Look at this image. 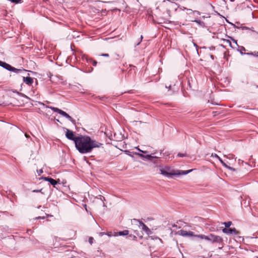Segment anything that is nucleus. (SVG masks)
Instances as JSON below:
<instances>
[{
  "label": "nucleus",
  "mask_w": 258,
  "mask_h": 258,
  "mask_svg": "<svg viewBox=\"0 0 258 258\" xmlns=\"http://www.w3.org/2000/svg\"><path fill=\"white\" fill-rule=\"evenodd\" d=\"M102 144L92 139L87 136H79V139L76 141L75 147L81 154L90 153L94 148H100Z\"/></svg>",
  "instance_id": "f257e3e1"
},
{
  "label": "nucleus",
  "mask_w": 258,
  "mask_h": 258,
  "mask_svg": "<svg viewBox=\"0 0 258 258\" xmlns=\"http://www.w3.org/2000/svg\"><path fill=\"white\" fill-rule=\"evenodd\" d=\"M192 170H174L169 166H165L160 168V173L166 177H170L171 176H179L185 175L190 172Z\"/></svg>",
  "instance_id": "f03ea898"
},
{
  "label": "nucleus",
  "mask_w": 258,
  "mask_h": 258,
  "mask_svg": "<svg viewBox=\"0 0 258 258\" xmlns=\"http://www.w3.org/2000/svg\"><path fill=\"white\" fill-rule=\"evenodd\" d=\"M197 237L202 239H205L213 243H218L220 244L223 243V239L222 237L219 236L215 235L213 234H210L208 235L199 234Z\"/></svg>",
  "instance_id": "7ed1b4c3"
},
{
  "label": "nucleus",
  "mask_w": 258,
  "mask_h": 258,
  "mask_svg": "<svg viewBox=\"0 0 258 258\" xmlns=\"http://www.w3.org/2000/svg\"><path fill=\"white\" fill-rule=\"evenodd\" d=\"M52 110H53L54 112H57L58 113L61 114L63 116L66 117L68 118L70 121H71L73 124L76 123V120L73 119L70 115H69L66 112L61 110V109L54 107H49Z\"/></svg>",
  "instance_id": "20e7f679"
},
{
  "label": "nucleus",
  "mask_w": 258,
  "mask_h": 258,
  "mask_svg": "<svg viewBox=\"0 0 258 258\" xmlns=\"http://www.w3.org/2000/svg\"><path fill=\"white\" fill-rule=\"evenodd\" d=\"M3 68L9 71L14 72L16 74H19L21 73L23 71H25V70L16 69L6 62H5Z\"/></svg>",
  "instance_id": "39448f33"
},
{
  "label": "nucleus",
  "mask_w": 258,
  "mask_h": 258,
  "mask_svg": "<svg viewBox=\"0 0 258 258\" xmlns=\"http://www.w3.org/2000/svg\"><path fill=\"white\" fill-rule=\"evenodd\" d=\"M66 138L70 140L73 141L75 144H76V141L77 140V139H79V137H75L74 133L72 131H71L67 128H66Z\"/></svg>",
  "instance_id": "423d86ee"
},
{
  "label": "nucleus",
  "mask_w": 258,
  "mask_h": 258,
  "mask_svg": "<svg viewBox=\"0 0 258 258\" xmlns=\"http://www.w3.org/2000/svg\"><path fill=\"white\" fill-rule=\"evenodd\" d=\"M178 234L179 235H181L184 237L194 236V237H198L197 236H198V235L195 234L192 231H186L184 230H181L178 231Z\"/></svg>",
  "instance_id": "0eeeda50"
},
{
  "label": "nucleus",
  "mask_w": 258,
  "mask_h": 258,
  "mask_svg": "<svg viewBox=\"0 0 258 258\" xmlns=\"http://www.w3.org/2000/svg\"><path fill=\"white\" fill-rule=\"evenodd\" d=\"M222 231L223 233H226L227 234H234L237 235L239 234V232L235 228H223L222 229Z\"/></svg>",
  "instance_id": "6e6552de"
},
{
  "label": "nucleus",
  "mask_w": 258,
  "mask_h": 258,
  "mask_svg": "<svg viewBox=\"0 0 258 258\" xmlns=\"http://www.w3.org/2000/svg\"><path fill=\"white\" fill-rule=\"evenodd\" d=\"M42 179H43L45 181H48L50 182L51 184H52L54 187H55V185L57 184V183L59 181V179H58V181L53 179L52 178L48 177H42Z\"/></svg>",
  "instance_id": "1a4fd4ad"
},
{
  "label": "nucleus",
  "mask_w": 258,
  "mask_h": 258,
  "mask_svg": "<svg viewBox=\"0 0 258 258\" xmlns=\"http://www.w3.org/2000/svg\"><path fill=\"white\" fill-rule=\"evenodd\" d=\"M140 226L142 227L143 230L145 231L147 234L149 235L151 233L150 229L142 222H140Z\"/></svg>",
  "instance_id": "9d476101"
},
{
  "label": "nucleus",
  "mask_w": 258,
  "mask_h": 258,
  "mask_svg": "<svg viewBox=\"0 0 258 258\" xmlns=\"http://www.w3.org/2000/svg\"><path fill=\"white\" fill-rule=\"evenodd\" d=\"M129 233L128 230H125L122 231H119L117 232H113L114 236H124L127 235Z\"/></svg>",
  "instance_id": "9b49d317"
},
{
  "label": "nucleus",
  "mask_w": 258,
  "mask_h": 258,
  "mask_svg": "<svg viewBox=\"0 0 258 258\" xmlns=\"http://www.w3.org/2000/svg\"><path fill=\"white\" fill-rule=\"evenodd\" d=\"M23 82L28 85H31L33 83V79L31 77H23Z\"/></svg>",
  "instance_id": "f8f14e48"
},
{
  "label": "nucleus",
  "mask_w": 258,
  "mask_h": 258,
  "mask_svg": "<svg viewBox=\"0 0 258 258\" xmlns=\"http://www.w3.org/2000/svg\"><path fill=\"white\" fill-rule=\"evenodd\" d=\"M238 46V50L240 52V53L243 55L245 53L243 52V51H245L246 50L245 47H244L242 46H239L237 45Z\"/></svg>",
  "instance_id": "ddd939ff"
},
{
  "label": "nucleus",
  "mask_w": 258,
  "mask_h": 258,
  "mask_svg": "<svg viewBox=\"0 0 258 258\" xmlns=\"http://www.w3.org/2000/svg\"><path fill=\"white\" fill-rule=\"evenodd\" d=\"M145 158L150 160V161H153V160L154 159H156L157 158L155 156H151V155H145Z\"/></svg>",
  "instance_id": "4468645a"
},
{
  "label": "nucleus",
  "mask_w": 258,
  "mask_h": 258,
  "mask_svg": "<svg viewBox=\"0 0 258 258\" xmlns=\"http://www.w3.org/2000/svg\"><path fill=\"white\" fill-rule=\"evenodd\" d=\"M244 54L253 55L254 56H258V52L257 51H254L253 52L245 53Z\"/></svg>",
  "instance_id": "2eb2a0df"
},
{
  "label": "nucleus",
  "mask_w": 258,
  "mask_h": 258,
  "mask_svg": "<svg viewBox=\"0 0 258 258\" xmlns=\"http://www.w3.org/2000/svg\"><path fill=\"white\" fill-rule=\"evenodd\" d=\"M232 224V222L231 221H228L227 222H224L223 224L226 227L229 228Z\"/></svg>",
  "instance_id": "dca6fc26"
},
{
  "label": "nucleus",
  "mask_w": 258,
  "mask_h": 258,
  "mask_svg": "<svg viewBox=\"0 0 258 258\" xmlns=\"http://www.w3.org/2000/svg\"><path fill=\"white\" fill-rule=\"evenodd\" d=\"M226 157L227 158H228L229 159H233L234 158L235 156L234 155H233V154H228V155H226Z\"/></svg>",
  "instance_id": "f3484780"
},
{
  "label": "nucleus",
  "mask_w": 258,
  "mask_h": 258,
  "mask_svg": "<svg viewBox=\"0 0 258 258\" xmlns=\"http://www.w3.org/2000/svg\"><path fill=\"white\" fill-rule=\"evenodd\" d=\"M211 156L217 158V159H218L219 160H220V159H221V158L219 156H218L216 154H212Z\"/></svg>",
  "instance_id": "a211bd4d"
},
{
  "label": "nucleus",
  "mask_w": 258,
  "mask_h": 258,
  "mask_svg": "<svg viewBox=\"0 0 258 258\" xmlns=\"http://www.w3.org/2000/svg\"><path fill=\"white\" fill-rule=\"evenodd\" d=\"M134 154L139 156L141 157L145 158V155H143L142 154L138 153H135Z\"/></svg>",
  "instance_id": "6ab92c4d"
},
{
  "label": "nucleus",
  "mask_w": 258,
  "mask_h": 258,
  "mask_svg": "<svg viewBox=\"0 0 258 258\" xmlns=\"http://www.w3.org/2000/svg\"><path fill=\"white\" fill-rule=\"evenodd\" d=\"M93 238L92 237H90L89 239V243L91 244L93 243Z\"/></svg>",
  "instance_id": "aec40b11"
},
{
  "label": "nucleus",
  "mask_w": 258,
  "mask_h": 258,
  "mask_svg": "<svg viewBox=\"0 0 258 258\" xmlns=\"http://www.w3.org/2000/svg\"><path fill=\"white\" fill-rule=\"evenodd\" d=\"M177 156L178 157H183L185 156V155L184 154H182V153H179Z\"/></svg>",
  "instance_id": "412c9836"
},
{
  "label": "nucleus",
  "mask_w": 258,
  "mask_h": 258,
  "mask_svg": "<svg viewBox=\"0 0 258 258\" xmlns=\"http://www.w3.org/2000/svg\"><path fill=\"white\" fill-rule=\"evenodd\" d=\"M227 169H229L230 170L232 171H235V168H233V167H230V166H229V167H228V168H227Z\"/></svg>",
  "instance_id": "4be33fe9"
},
{
  "label": "nucleus",
  "mask_w": 258,
  "mask_h": 258,
  "mask_svg": "<svg viewBox=\"0 0 258 258\" xmlns=\"http://www.w3.org/2000/svg\"><path fill=\"white\" fill-rule=\"evenodd\" d=\"M107 235L109 236V237H111V236H114L113 235V233L111 232H108L107 233Z\"/></svg>",
  "instance_id": "5701e85b"
},
{
  "label": "nucleus",
  "mask_w": 258,
  "mask_h": 258,
  "mask_svg": "<svg viewBox=\"0 0 258 258\" xmlns=\"http://www.w3.org/2000/svg\"><path fill=\"white\" fill-rule=\"evenodd\" d=\"M225 41L229 44V45L230 46L232 47V46H231V41L229 40H226Z\"/></svg>",
  "instance_id": "b1692460"
},
{
  "label": "nucleus",
  "mask_w": 258,
  "mask_h": 258,
  "mask_svg": "<svg viewBox=\"0 0 258 258\" xmlns=\"http://www.w3.org/2000/svg\"><path fill=\"white\" fill-rule=\"evenodd\" d=\"M101 56H105V57H109V54L108 53H103L102 54L100 55Z\"/></svg>",
  "instance_id": "393cba45"
},
{
  "label": "nucleus",
  "mask_w": 258,
  "mask_h": 258,
  "mask_svg": "<svg viewBox=\"0 0 258 258\" xmlns=\"http://www.w3.org/2000/svg\"><path fill=\"white\" fill-rule=\"evenodd\" d=\"M37 173L39 175H40L41 173H43V170L42 169H40L39 170H37Z\"/></svg>",
  "instance_id": "a878e982"
},
{
  "label": "nucleus",
  "mask_w": 258,
  "mask_h": 258,
  "mask_svg": "<svg viewBox=\"0 0 258 258\" xmlns=\"http://www.w3.org/2000/svg\"><path fill=\"white\" fill-rule=\"evenodd\" d=\"M42 189H40L39 190H36V189H35V190H33L32 191L33 192H41Z\"/></svg>",
  "instance_id": "bb28decb"
},
{
  "label": "nucleus",
  "mask_w": 258,
  "mask_h": 258,
  "mask_svg": "<svg viewBox=\"0 0 258 258\" xmlns=\"http://www.w3.org/2000/svg\"><path fill=\"white\" fill-rule=\"evenodd\" d=\"M143 37L142 35L141 36V37H140V40L138 42V43L137 44V45H138L140 44V43H141V42L142 41V39H143Z\"/></svg>",
  "instance_id": "cd10ccee"
},
{
  "label": "nucleus",
  "mask_w": 258,
  "mask_h": 258,
  "mask_svg": "<svg viewBox=\"0 0 258 258\" xmlns=\"http://www.w3.org/2000/svg\"><path fill=\"white\" fill-rule=\"evenodd\" d=\"M5 62H4V61H2L0 60V66L2 67L3 68V66L4 65Z\"/></svg>",
  "instance_id": "c85d7f7f"
},
{
  "label": "nucleus",
  "mask_w": 258,
  "mask_h": 258,
  "mask_svg": "<svg viewBox=\"0 0 258 258\" xmlns=\"http://www.w3.org/2000/svg\"><path fill=\"white\" fill-rule=\"evenodd\" d=\"M231 39L233 41V42H234L237 45H238L237 43V40H236L235 39H234L231 37Z\"/></svg>",
  "instance_id": "c756f323"
},
{
  "label": "nucleus",
  "mask_w": 258,
  "mask_h": 258,
  "mask_svg": "<svg viewBox=\"0 0 258 258\" xmlns=\"http://www.w3.org/2000/svg\"><path fill=\"white\" fill-rule=\"evenodd\" d=\"M97 63V62L96 60L93 61V66H96Z\"/></svg>",
  "instance_id": "7c9ffc66"
},
{
  "label": "nucleus",
  "mask_w": 258,
  "mask_h": 258,
  "mask_svg": "<svg viewBox=\"0 0 258 258\" xmlns=\"http://www.w3.org/2000/svg\"><path fill=\"white\" fill-rule=\"evenodd\" d=\"M219 161L221 163V164L223 165L224 164V162L222 160V159H220Z\"/></svg>",
  "instance_id": "2f4dec72"
},
{
  "label": "nucleus",
  "mask_w": 258,
  "mask_h": 258,
  "mask_svg": "<svg viewBox=\"0 0 258 258\" xmlns=\"http://www.w3.org/2000/svg\"><path fill=\"white\" fill-rule=\"evenodd\" d=\"M219 161L221 163V164L223 165L224 164V162L222 160V159H220Z\"/></svg>",
  "instance_id": "473e14b6"
},
{
  "label": "nucleus",
  "mask_w": 258,
  "mask_h": 258,
  "mask_svg": "<svg viewBox=\"0 0 258 258\" xmlns=\"http://www.w3.org/2000/svg\"><path fill=\"white\" fill-rule=\"evenodd\" d=\"M222 165L224 166L226 168H228V167H229V166H228L225 163H224V164H223Z\"/></svg>",
  "instance_id": "72a5a7b5"
},
{
  "label": "nucleus",
  "mask_w": 258,
  "mask_h": 258,
  "mask_svg": "<svg viewBox=\"0 0 258 258\" xmlns=\"http://www.w3.org/2000/svg\"><path fill=\"white\" fill-rule=\"evenodd\" d=\"M194 13H196V14H197L198 15H200V12L199 11H194Z\"/></svg>",
  "instance_id": "f704fd0d"
},
{
  "label": "nucleus",
  "mask_w": 258,
  "mask_h": 258,
  "mask_svg": "<svg viewBox=\"0 0 258 258\" xmlns=\"http://www.w3.org/2000/svg\"><path fill=\"white\" fill-rule=\"evenodd\" d=\"M140 152H142V153H147V151H142L139 149H138Z\"/></svg>",
  "instance_id": "c9c22d12"
},
{
  "label": "nucleus",
  "mask_w": 258,
  "mask_h": 258,
  "mask_svg": "<svg viewBox=\"0 0 258 258\" xmlns=\"http://www.w3.org/2000/svg\"><path fill=\"white\" fill-rule=\"evenodd\" d=\"M44 217H37L36 218V219H44Z\"/></svg>",
  "instance_id": "e433bc0d"
},
{
  "label": "nucleus",
  "mask_w": 258,
  "mask_h": 258,
  "mask_svg": "<svg viewBox=\"0 0 258 258\" xmlns=\"http://www.w3.org/2000/svg\"><path fill=\"white\" fill-rule=\"evenodd\" d=\"M116 56H117V57H121V55H119V54H116Z\"/></svg>",
  "instance_id": "4c0bfd02"
},
{
  "label": "nucleus",
  "mask_w": 258,
  "mask_h": 258,
  "mask_svg": "<svg viewBox=\"0 0 258 258\" xmlns=\"http://www.w3.org/2000/svg\"><path fill=\"white\" fill-rule=\"evenodd\" d=\"M124 152H125L126 154H128V153H129V152H129L128 151H127V150H125Z\"/></svg>",
  "instance_id": "58836bf2"
},
{
  "label": "nucleus",
  "mask_w": 258,
  "mask_h": 258,
  "mask_svg": "<svg viewBox=\"0 0 258 258\" xmlns=\"http://www.w3.org/2000/svg\"><path fill=\"white\" fill-rule=\"evenodd\" d=\"M25 136H26L27 138H28V136H27V134H25Z\"/></svg>",
  "instance_id": "ea45409f"
},
{
  "label": "nucleus",
  "mask_w": 258,
  "mask_h": 258,
  "mask_svg": "<svg viewBox=\"0 0 258 258\" xmlns=\"http://www.w3.org/2000/svg\"><path fill=\"white\" fill-rule=\"evenodd\" d=\"M195 22H197V23H199V21H195Z\"/></svg>",
  "instance_id": "a19ab883"
}]
</instances>
